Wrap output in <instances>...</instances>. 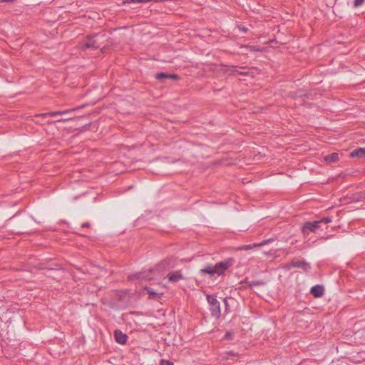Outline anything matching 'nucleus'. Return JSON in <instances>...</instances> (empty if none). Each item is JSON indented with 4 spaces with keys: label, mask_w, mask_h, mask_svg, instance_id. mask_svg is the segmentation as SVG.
I'll return each instance as SVG.
<instances>
[{
    "label": "nucleus",
    "mask_w": 365,
    "mask_h": 365,
    "mask_svg": "<svg viewBox=\"0 0 365 365\" xmlns=\"http://www.w3.org/2000/svg\"><path fill=\"white\" fill-rule=\"evenodd\" d=\"M233 258H227L224 261H221L215 264V266L207 265L205 268L200 270L201 274H208L211 276L217 274L218 276L223 274L225 272L234 264Z\"/></svg>",
    "instance_id": "f257e3e1"
},
{
    "label": "nucleus",
    "mask_w": 365,
    "mask_h": 365,
    "mask_svg": "<svg viewBox=\"0 0 365 365\" xmlns=\"http://www.w3.org/2000/svg\"><path fill=\"white\" fill-rule=\"evenodd\" d=\"M207 300L210 307V310L211 312V315L213 317L218 319L221 314L220 302L214 296L209 294L207 295Z\"/></svg>",
    "instance_id": "f03ea898"
},
{
    "label": "nucleus",
    "mask_w": 365,
    "mask_h": 365,
    "mask_svg": "<svg viewBox=\"0 0 365 365\" xmlns=\"http://www.w3.org/2000/svg\"><path fill=\"white\" fill-rule=\"evenodd\" d=\"M287 267L288 269L294 267L300 268L304 272H308L311 269L309 264L304 260H292L289 264L287 265Z\"/></svg>",
    "instance_id": "7ed1b4c3"
},
{
    "label": "nucleus",
    "mask_w": 365,
    "mask_h": 365,
    "mask_svg": "<svg viewBox=\"0 0 365 365\" xmlns=\"http://www.w3.org/2000/svg\"><path fill=\"white\" fill-rule=\"evenodd\" d=\"M319 228V222L314 221V222H306L302 227V232L304 234L309 235L310 232H316L317 230Z\"/></svg>",
    "instance_id": "20e7f679"
},
{
    "label": "nucleus",
    "mask_w": 365,
    "mask_h": 365,
    "mask_svg": "<svg viewBox=\"0 0 365 365\" xmlns=\"http://www.w3.org/2000/svg\"><path fill=\"white\" fill-rule=\"evenodd\" d=\"M156 274H159V272L157 269H149L148 271H145L143 272H140L136 274V277L138 279H144L146 280H152L155 279Z\"/></svg>",
    "instance_id": "39448f33"
},
{
    "label": "nucleus",
    "mask_w": 365,
    "mask_h": 365,
    "mask_svg": "<svg viewBox=\"0 0 365 365\" xmlns=\"http://www.w3.org/2000/svg\"><path fill=\"white\" fill-rule=\"evenodd\" d=\"M82 50L87 48H98L99 46L97 44L96 40L93 39V36H88L87 39L82 42L80 45Z\"/></svg>",
    "instance_id": "423d86ee"
},
{
    "label": "nucleus",
    "mask_w": 365,
    "mask_h": 365,
    "mask_svg": "<svg viewBox=\"0 0 365 365\" xmlns=\"http://www.w3.org/2000/svg\"><path fill=\"white\" fill-rule=\"evenodd\" d=\"M78 108L65 110H58V111L45 113L40 114L39 116L46 118L47 116H56V115H67L70 113H72L73 111H74L75 110H76Z\"/></svg>",
    "instance_id": "0eeeda50"
},
{
    "label": "nucleus",
    "mask_w": 365,
    "mask_h": 365,
    "mask_svg": "<svg viewBox=\"0 0 365 365\" xmlns=\"http://www.w3.org/2000/svg\"><path fill=\"white\" fill-rule=\"evenodd\" d=\"M114 337L116 342L120 344H125L128 339L127 335L118 329L114 331Z\"/></svg>",
    "instance_id": "6e6552de"
},
{
    "label": "nucleus",
    "mask_w": 365,
    "mask_h": 365,
    "mask_svg": "<svg viewBox=\"0 0 365 365\" xmlns=\"http://www.w3.org/2000/svg\"><path fill=\"white\" fill-rule=\"evenodd\" d=\"M324 292V289L322 285H315L311 288L310 293L315 297H321Z\"/></svg>",
    "instance_id": "1a4fd4ad"
},
{
    "label": "nucleus",
    "mask_w": 365,
    "mask_h": 365,
    "mask_svg": "<svg viewBox=\"0 0 365 365\" xmlns=\"http://www.w3.org/2000/svg\"><path fill=\"white\" fill-rule=\"evenodd\" d=\"M169 282H176L180 279H183V276L180 271H175L173 272H170L168 275Z\"/></svg>",
    "instance_id": "9d476101"
},
{
    "label": "nucleus",
    "mask_w": 365,
    "mask_h": 365,
    "mask_svg": "<svg viewBox=\"0 0 365 365\" xmlns=\"http://www.w3.org/2000/svg\"><path fill=\"white\" fill-rule=\"evenodd\" d=\"M152 0H124L123 1V4H129L130 5L131 9L137 8V5L140 4H145L151 1Z\"/></svg>",
    "instance_id": "9b49d317"
},
{
    "label": "nucleus",
    "mask_w": 365,
    "mask_h": 365,
    "mask_svg": "<svg viewBox=\"0 0 365 365\" xmlns=\"http://www.w3.org/2000/svg\"><path fill=\"white\" fill-rule=\"evenodd\" d=\"M155 78L158 80H163L165 78L178 80L179 78L178 76L176 74H168L165 73H158L156 74Z\"/></svg>",
    "instance_id": "f8f14e48"
},
{
    "label": "nucleus",
    "mask_w": 365,
    "mask_h": 365,
    "mask_svg": "<svg viewBox=\"0 0 365 365\" xmlns=\"http://www.w3.org/2000/svg\"><path fill=\"white\" fill-rule=\"evenodd\" d=\"M350 156L352 158H364L365 157V148H359L357 149H355L350 153Z\"/></svg>",
    "instance_id": "ddd939ff"
},
{
    "label": "nucleus",
    "mask_w": 365,
    "mask_h": 365,
    "mask_svg": "<svg viewBox=\"0 0 365 365\" xmlns=\"http://www.w3.org/2000/svg\"><path fill=\"white\" fill-rule=\"evenodd\" d=\"M240 49H241L240 53L242 54H247L248 51H251V52L259 51H260V49L259 48H256L255 46H248V45L242 46L240 47Z\"/></svg>",
    "instance_id": "4468645a"
},
{
    "label": "nucleus",
    "mask_w": 365,
    "mask_h": 365,
    "mask_svg": "<svg viewBox=\"0 0 365 365\" xmlns=\"http://www.w3.org/2000/svg\"><path fill=\"white\" fill-rule=\"evenodd\" d=\"M339 159V154L337 153H332L324 156V160L328 163H334Z\"/></svg>",
    "instance_id": "2eb2a0df"
},
{
    "label": "nucleus",
    "mask_w": 365,
    "mask_h": 365,
    "mask_svg": "<svg viewBox=\"0 0 365 365\" xmlns=\"http://www.w3.org/2000/svg\"><path fill=\"white\" fill-rule=\"evenodd\" d=\"M145 290H146V292L152 299H155L156 296L163 294V293H158L156 291H155L152 287H145Z\"/></svg>",
    "instance_id": "dca6fc26"
},
{
    "label": "nucleus",
    "mask_w": 365,
    "mask_h": 365,
    "mask_svg": "<svg viewBox=\"0 0 365 365\" xmlns=\"http://www.w3.org/2000/svg\"><path fill=\"white\" fill-rule=\"evenodd\" d=\"M264 282L262 281H252L250 282V287L261 286V285H264Z\"/></svg>",
    "instance_id": "f3484780"
},
{
    "label": "nucleus",
    "mask_w": 365,
    "mask_h": 365,
    "mask_svg": "<svg viewBox=\"0 0 365 365\" xmlns=\"http://www.w3.org/2000/svg\"><path fill=\"white\" fill-rule=\"evenodd\" d=\"M365 2V0H354V6L355 8L359 7L362 6Z\"/></svg>",
    "instance_id": "a211bd4d"
},
{
    "label": "nucleus",
    "mask_w": 365,
    "mask_h": 365,
    "mask_svg": "<svg viewBox=\"0 0 365 365\" xmlns=\"http://www.w3.org/2000/svg\"><path fill=\"white\" fill-rule=\"evenodd\" d=\"M331 220H332L331 217H323L322 219H321V220H319L318 221L319 222V224L322 223V222L327 224V223L331 222Z\"/></svg>",
    "instance_id": "6ab92c4d"
},
{
    "label": "nucleus",
    "mask_w": 365,
    "mask_h": 365,
    "mask_svg": "<svg viewBox=\"0 0 365 365\" xmlns=\"http://www.w3.org/2000/svg\"><path fill=\"white\" fill-rule=\"evenodd\" d=\"M73 118H74L71 117V116L66 117V118H65V116H63L62 118H59V119L56 120V122H66V121L73 120Z\"/></svg>",
    "instance_id": "aec40b11"
},
{
    "label": "nucleus",
    "mask_w": 365,
    "mask_h": 365,
    "mask_svg": "<svg viewBox=\"0 0 365 365\" xmlns=\"http://www.w3.org/2000/svg\"><path fill=\"white\" fill-rule=\"evenodd\" d=\"M73 118H74L71 117V116L66 117V118H65V116H63L62 118H59V119L56 120V122H66V121L73 120Z\"/></svg>",
    "instance_id": "412c9836"
},
{
    "label": "nucleus",
    "mask_w": 365,
    "mask_h": 365,
    "mask_svg": "<svg viewBox=\"0 0 365 365\" xmlns=\"http://www.w3.org/2000/svg\"><path fill=\"white\" fill-rule=\"evenodd\" d=\"M160 365H174V364L170 361L162 359L160 361Z\"/></svg>",
    "instance_id": "4be33fe9"
},
{
    "label": "nucleus",
    "mask_w": 365,
    "mask_h": 365,
    "mask_svg": "<svg viewBox=\"0 0 365 365\" xmlns=\"http://www.w3.org/2000/svg\"><path fill=\"white\" fill-rule=\"evenodd\" d=\"M237 29L239 31H242L243 33H246L248 31V28H247V27H245L244 26H242L241 24L237 26Z\"/></svg>",
    "instance_id": "5701e85b"
},
{
    "label": "nucleus",
    "mask_w": 365,
    "mask_h": 365,
    "mask_svg": "<svg viewBox=\"0 0 365 365\" xmlns=\"http://www.w3.org/2000/svg\"><path fill=\"white\" fill-rule=\"evenodd\" d=\"M270 241H271V240H264L260 244H259L257 245H255V246H262V245H267Z\"/></svg>",
    "instance_id": "b1692460"
},
{
    "label": "nucleus",
    "mask_w": 365,
    "mask_h": 365,
    "mask_svg": "<svg viewBox=\"0 0 365 365\" xmlns=\"http://www.w3.org/2000/svg\"><path fill=\"white\" fill-rule=\"evenodd\" d=\"M90 226L89 222H84L82 224V227H88Z\"/></svg>",
    "instance_id": "393cba45"
},
{
    "label": "nucleus",
    "mask_w": 365,
    "mask_h": 365,
    "mask_svg": "<svg viewBox=\"0 0 365 365\" xmlns=\"http://www.w3.org/2000/svg\"><path fill=\"white\" fill-rule=\"evenodd\" d=\"M224 303H225V308L227 309V307H228V302H227V298L224 299Z\"/></svg>",
    "instance_id": "a878e982"
},
{
    "label": "nucleus",
    "mask_w": 365,
    "mask_h": 365,
    "mask_svg": "<svg viewBox=\"0 0 365 365\" xmlns=\"http://www.w3.org/2000/svg\"><path fill=\"white\" fill-rule=\"evenodd\" d=\"M251 248V246L250 245H247V246H244L243 247V250H248V249H250Z\"/></svg>",
    "instance_id": "bb28decb"
},
{
    "label": "nucleus",
    "mask_w": 365,
    "mask_h": 365,
    "mask_svg": "<svg viewBox=\"0 0 365 365\" xmlns=\"http://www.w3.org/2000/svg\"><path fill=\"white\" fill-rule=\"evenodd\" d=\"M230 335L231 334L230 333H227L226 335H225V338L226 339H229Z\"/></svg>",
    "instance_id": "cd10ccee"
},
{
    "label": "nucleus",
    "mask_w": 365,
    "mask_h": 365,
    "mask_svg": "<svg viewBox=\"0 0 365 365\" xmlns=\"http://www.w3.org/2000/svg\"><path fill=\"white\" fill-rule=\"evenodd\" d=\"M14 0H6V2H12L14 1Z\"/></svg>",
    "instance_id": "c85d7f7f"
},
{
    "label": "nucleus",
    "mask_w": 365,
    "mask_h": 365,
    "mask_svg": "<svg viewBox=\"0 0 365 365\" xmlns=\"http://www.w3.org/2000/svg\"><path fill=\"white\" fill-rule=\"evenodd\" d=\"M53 122H54V121H52V120H51V121H50V120H48V123H53Z\"/></svg>",
    "instance_id": "c756f323"
},
{
    "label": "nucleus",
    "mask_w": 365,
    "mask_h": 365,
    "mask_svg": "<svg viewBox=\"0 0 365 365\" xmlns=\"http://www.w3.org/2000/svg\"><path fill=\"white\" fill-rule=\"evenodd\" d=\"M0 2H6V0H0Z\"/></svg>",
    "instance_id": "7c9ffc66"
}]
</instances>
